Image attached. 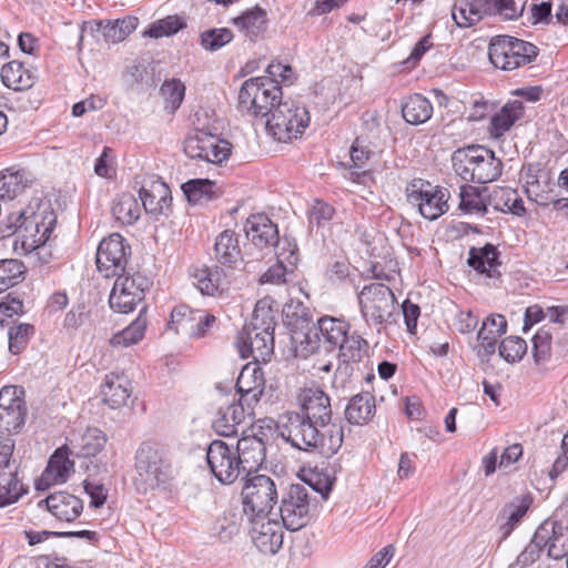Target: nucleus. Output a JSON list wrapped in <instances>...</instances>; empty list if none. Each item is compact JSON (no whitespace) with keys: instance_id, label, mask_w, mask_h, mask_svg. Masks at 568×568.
<instances>
[{"instance_id":"f257e3e1","label":"nucleus","mask_w":568,"mask_h":568,"mask_svg":"<svg viewBox=\"0 0 568 568\" xmlns=\"http://www.w3.org/2000/svg\"><path fill=\"white\" fill-rule=\"evenodd\" d=\"M298 412H290L278 426L281 437L293 447L331 457L343 444V427L332 423L328 395L318 387H304L297 395Z\"/></svg>"},{"instance_id":"f03ea898","label":"nucleus","mask_w":568,"mask_h":568,"mask_svg":"<svg viewBox=\"0 0 568 568\" xmlns=\"http://www.w3.org/2000/svg\"><path fill=\"white\" fill-rule=\"evenodd\" d=\"M57 216L48 203L39 200L27 207L9 213L0 222L3 237L18 234L29 251L43 250L55 226Z\"/></svg>"},{"instance_id":"7ed1b4c3","label":"nucleus","mask_w":568,"mask_h":568,"mask_svg":"<svg viewBox=\"0 0 568 568\" xmlns=\"http://www.w3.org/2000/svg\"><path fill=\"white\" fill-rule=\"evenodd\" d=\"M333 483L328 478L316 477L305 484H292L283 495L280 505V515L283 526L291 531L300 530L312 519V510L317 506L315 494L323 500L327 499Z\"/></svg>"},{"instance_id":"20e7f679","label":"nucleus","mask_w":568,"mask_h":568,"mask_svg":"<svg viewBox=\"0 0 568 568\" xmlns=\"http://www.w3.org/2000/svg\"><path fill=\"white\" fill-rule=\"evenodd\" d=\"M274 313L268 298L260 300L251 322L239 333L236 345L241 357L267 362L274 349Z\"/></svg>"},{"instance_id":"39448f33","label":"nucleus","mask_w":568,"mask_h":568,"mask_svg":"<svg viewBox=\"0 0 568 568\" xmlns=\"http://www.w3.org/2000/svg\"><path fill=\"white\" fill-rule=\"evenodd\" d=\"M455 173L466 182L489 183L497 180L503 171V162L495 153L481 145L458 149L452 156Z\"/></svg>"},{"instance_id":"423d86ee","label":"nucleus","mask_w":568,"mask_h":568,"mask_svg":"<svg viewBox=\"0 0 568 568\" xmlns=\"http://www.w3.org/2000/svg\"><path fill=\"white\" fill-rule=\"evenodd\" d=\"M135 471V484L144 491L166 486L174 477L168 453L153 443H143L136 450Z\"/></svg>"},{"instance_id":"0eeeda50","label":"nucleus","mask_w":568,"mask_h":568,"mask_svg":"<svg viewBox=\"0 0 568 568\" xmlns=\"http://www.w3.org/2000/svg\"><path fill=\"white\" fill-rule=\"evenodd\" d=\"M362 317L378 331L395 321L397 302L393 291L385 284L371 283L357 294Z\"/></svg>"},{"instance_id":"6e6552de","label":"nucleus","mask_w":568,"mask_h":568,"mask_svg":"<svg viewBox=\"0 0 568 568\" xmlns=\"http://www.w3.org/2000/svg\"><path fill=\"white\" fill-rule=\"evenodd\" d=\"M282 98V89L272 78L256 77L244 81L239 93V108L254 116L272 115Z\"/></svg>"},{"instance_id":"1a4fd4ad","label":"nucleus","mask_w":568,"mask_h":568,"mask_svg":"<svg viewBox=\"0 0 568 568\" xmlns=\"http://www.w3.org/2000/svg\"><path fill=\"white\" fill-rule=\"evenodd\" d=\"M310 123L307 109L294 100L278 101L266 121L270 133L280 142L302 135Z\"/></svg>"},{"instance_id":"9d476101","label":"nucleus","mask_w":568,"mask_h":568,"mask_svg":"<svg viewBox=\"0 0 568 568\" xmlns=\"http://www.w3.org/2000/svg\"><path fill=\"white\" fill-rule=\"evenodd\" d=\"M243 518H262L271 515L277 504L275 481L266 475H248L242 488Z\"/></svg>"},{"instance_id":"9b49d317","label":"nucleus","mask_w":568,"mask_h":568,"mask_svg":"<svg viewBox=\"0 0 568 568\" xmlns=\"http://www.w3.org/2000/svg\"><path fill=\"white\" fill-rule=\"evenodd\" d=\"M488 55L496 68L511 71L530 63L537 57V48L530 42L510 36H500L491 40Z\"/></svg>"},{"instance_id":"f8f14e48","label":"nucleus","mask_w":568,"mask_h":568,"mask_svg":"<svg viewBox=\"0 0 568 568\" xmlns=\"http://www.w3.org/2000/svg\"><path fill=\"white\" fill-rule=\"evenodd\" d=\"M151 286L152 280L140 272L120 274L110 293L109 305L118 313L128 314L144 300L145 292Z\"/></svg>"},{"instance_id":"ddd939ff","label":"nucleus","mask_w":568,"mask_h":568,"mask_svg":"<svg viewBox=\"0 0 568 568\" xmlns=\"http://www.w3.org/2000/svg\"><path fill=\"white\" fill-rule=\"evenodd\" d=\"M448 191L422 179L413 180L406 187L407 202L416 206L423 217L437 220L448 211Z\"/></svg>"},{"instance_id":"4468645a","label":"nucleus","mask_w":568,"mask_h":568,"mask_svg":"<svg viewBox=\"0 0 568 568\" xmlns=\"http://www.w3.org/2000/svg\"><path fill=\"white\" fill-rule=\"evenodd\" d=\"M216 325V317L203 310L178 305L171 312L169 328L190 338H202Z\"/></svg>"},{"instance_id":"2eb2a0df","label":"nucleus","mask_w":568,"mask_h":568,"mask_svg":"<svg viewBox=\"0 0 568 568\" xmlns=\"http://www.w3.org/2000/svg\"><path fill=\"white\" fill-rule=\"evenodd\" d=\"M184 152L191 159L220 164L231 154V144L216 134L195 130L184 141Z\"/></svg>"},{"instance_id":"dca6fc26","label":"nucleus","mask_w":568,"mask_h":568,"mask_svg":"<svg viewBox=\"0 0 568 568\" xmlns=\"http://www.w3.org/2000/svg\"><path fill=\"white\" fill-rule=\"evenodd\" d=\"M237 454L233 446L223 440H213L209 445L206 452L207 465L215 478L222 484H233L239 476L246 475V471L242 470V463L236 457Z\"/></svg>"},{"instance_id":"f3484780","label":"nucleus","mask_w":568,"mask_h":568,"mask_svg":"<svg viewBox=\"0 0 568 568\" xmlns=\"http://www.w3.org/2000/svg\"><path fill=\"white\" fill-rule=\"evenodd\" d=\"M26 415L24 389L19 386L3 387L0 390V436L19 433Z\"/></svg>"},{"instance_id":"a211bd4d","label":"nucleus","mask_w":568,"mask_h":568,"mask_svg":"<svg viewBox=\"0 0 568 568\" xmlns=\"http://www.w3.org/2000/svg\"><path fill=\"white\" fill-rule=\"evenodd\" d=\"M14 442L6 438L0 443V507L16 503L24 491L18 479V465L11 458Z\"/></svg>"},{"instance_id":"6ab92c4d","label":"nucleus","mask_w":568,"mask_h":568,"mask_svg":"<svg viewBox=\"0 0 568 568\" xmlns=\"http://www.w3.org/2000/svg\"><path fill=\"white\" fill-rule=\"evenodd\" d=\"M130 246L118 233L103 239L97 251V266L105 277L118 276L124 272Z\"/></svg>"},{"instance_id":"aec40b11","label":"nucleus","mask_w":568,"mask_h":568,"mask_svg":"<svg viewBox=\"0 0 568 568\" xmlns=\"http://www.w3.org/2000/svg\"><path fill=\"white\" fill-rule=\"evenodd\" d=\"M266 437L267 433L261 425L252 424L250 428L242 429V437L234 449L239 453L236 457L241 460L242 470L246 471V476L257 470L265 460Z\"/></svg>"},{"instance_id":"412c9836","label":"nucleus","mask_w":568,"mask_h":568,"mask_svg":"<svg viewBox=\"0 0 568 568\" xmlns=\"http://www.w3.org/2000/svg\"><path fill=\"white\" fill-rule=\"evenodd\" d=\"M271 515L262 518H244L248 534L254 545L264 554H276L283 545V523L271 518Z\"/></svg>"},{"instance_id":"4be33fe9","label":"nucleus","mask_w":568,"mask_h":568,"mask_svg":"<svg viewBox=\"0 0 568 568\" xmlns=\"http://www.w3.org/2000/svg\"><path fill=\"white\" fill-rule=\"evenodd\" d=\"M244 231L247 239L258 248L274 247L282 251L283 247L292 248L287 240L281 242L278 239L277 226L264 214L252 215L247 219Z\"/></svg>"},{"instance_id":"5701e85b","label":"nucleus","mask_w":568,"mask_h":568,"mask_svg":"<svg viewBox=\"0 0 568 568\" xmlns=\"http://www.w3.org/2000/svg\"><path fill=\"white\" fill-rule=\"evenodd\" d=\"M537 530V540L547 547V554L555 560L564 559L568 552V523L552 518L541 523Z\"/></svg>"},{"instance_id":"b1692460","label":"nucleus","mask_w":568,"mask_h":568,"mask_svg":"<svg viewBox=\"0 0 568 568\" xmlns=\"http://www.w3.org/2000/svg\"><path fill=\"white\" fill-rule=\"evenodd\" d=\"M236 388L241 395L239 403L252 408L260 402L265 389V378L257 362L244 365L237 377Z\"/></svg>"},{"instance_id":"393cba45","label":"nucleus","mask_w":568,"mask_h":568,"mask_svg":"<svg viewBox=\"0 0 568 568\" xmlns=\"http://www.w3.org/2000/svg\"><path fill=\"white\" fill-rule=\"evenodd\" d=\"M194 285L203 295L214 296L226 290L230 284V272L219 265L193 266L190 271Z\"/></svg>"},{"instance_id":"a878e982","label":"nucleus","mask_w":568,"mask_h":568,"mask_svg":"<svg viewBox=\"0 0 568 568\" xmlns=\"http://www.w3.org/2000/svg\"><path fill=\"white\" fill-rule=\"evenodd\" d=\"M139 195L145 212L154 217L166 214L172 201L171 191L166 183L160 179L144 183Z\"/></svg>"},{"instance_id":"bb28decb","label":"nucleus","mask_w":568,"mask_h":568,"mask_svg":"<svg viewBox=\"0 0 568 568\" xmlns=\"http://www.w3.org/2000/svg\"><path fill=\"white\" fill-rule=\"evenodd\" d=\"M74 463L70 460L67 447L58 448L50 457L41 477L37 481V488L44 490L52 485L63 484L73 471Z\"/></svg>"},{"instance_id":"cd10ccee","label":"nucleus","mask_w":568,"mask_h":568,"mask_svg":"<svg viewBox=\"0 0 568 568\" xmlns=\"http://www.w3.org/2000/svg\"><path fill=\"white\" fill-rule=\"evenodd\" d=\"M251 414V412L246 414L243 403H233L219 409L212 427L220 436H236L245 429L243 424Z\"/></svg>"},{"instance_id":"c85d7f7f","label":"nucleus","mask_w":568,"mask_h":568,"mask_svg":"<svg viewBox=\"0 0 568 568\" xmlns=\"http://www.w3.org/2000/svg\"><path fill=\"white\" fill-rule=\"evenodd\" d=\"M507 321L500 314L490 315L485 318L478 332L477 354L483 359H488L496 351V345L501 335L506 333Z\"/></svg>"},{"instance_id":"c756f323","label":"nucleus","mask_w":568,"mask_h":568,"mask_svg":"<svg viewBox=\"0 0 568 568\" xmlns=\"http://www.w3.org/2000/svg\"><path fill=\"white\" fill-rule=\"evenodd\" d=\"M41 507L45 505L48 510L59 520L73 521L82 510L83 503L80 498L65 491H58L38 503Z\"/></svg>"},{"instance_id":"7c9ffc66","label":"nucleus","mask_w":568,"mask_h":568,"mask_svg":"<svg viewBox=\"0 0 568 568\" xmlns=\"http://www.w3.org/2000/svg\"><path fill=\"white\" fill-rule=\"evenodd\" d=\"M103 403L112 409H118L128 404L132 395V385L123 374L110 373L105 375L101 385Z\"/></svg>"},{"instance_id":"2f4dec72","label":"nucleus","mask_w":568,"mask_h":568,"mask_svg":"<svg viewBox=\"0 0 568 568\" xmlns=\"http://www.w3.org/2000/svg\"><path fill=\"white\" fill-rule=\"evenodd\" d=\"M296 246L292 248L283 247L276 250L277 263L271 266L260 278L262 284L281 285L286 283V275L293 272V266L297 262Z\"/></svg>"},{"instance_id":"473e14b6","label":"nucleus","mask_w":568,"mask_h":568,"mask_svg":"<svg viewBox=\"0 0 568 568\" xmlns=\"http://www.w3.org/2000/svg\"><path fill=\"white\" fill-rule=\"evenodd\" d=\"M498 255L497 248L488 243L480 248L471 247L468 253L467 263L475 271L486 274L488 277H496L500 274L498 271L500 266Z\"/></svg>"},{"instance_id":"72a5a7b5","label":"nucleus","mask_w":568,"mask_h":568,"mask_svg":"<svg viewBox=\"0 0 568 568\" xmlns=\"http://www.w3.org/2000/svg\"><path fill=\"white\" fill-rule=\"evenodd\" d=\"M214 256L219 263L227 265L230 268L242 261L239 237L234 231L225 230L216 237Z\"/></svg>"},{"instance_id":"f704fd0d","label":"nucleus","mask_w":568,"mask_h":568,"mask_svg":"<svg viewBox=\"0 0 568 568\" xmlns=\"http://www.w3.org/2000/svg\"><path fill=\"white\" fill-rule=\"evenodd\" d=\"M291 338L298 356L308 357L321 345L322 335L317 324L313 321L291 331Z\"/></svg>"},{"instance_id":"c9c22d12","label":"nucleus","mask_w":568,"mask_h":568,"mask_svg":"<svg viewBox=\"0 0 568 568\" xmlns=\"http://www.w3.org/2000/svg\"><path fill=\"white\" fill-rule=\"evenodd\" d=\"M32 183L30 173L24 169L9 168L0 173V197L12 200Z\"/></svg>"},{"instance_id":"e433bc0d","label":"nucleus","mask_w":568,"mask_h":568,"mask_svg":"<svg viewBox=\"0 0 568 568\" xmlns=\"http://www.w3.org/2000/svg\"><path fill=\"white\" fill-rule=\"evenodd\" d=\"M349 154L352 165L345 176L355 183L367 185L372 181V174L369 170L365 169V165L372 152L363 145L359 139H356L352 144Z\"/></svg>"},{"instance_id":"4c0bfd02","label":"nucleus","mask_w":568,"mask_h":568,"mask_svg":"<svg viewBox=\"0 0 568 568\" xmlns=\"http://www.w3.org/2000/svg\"><path fill=\"white\" fill-rule=\"evenodd\" d=\"M524 114V104L519 100L507 102L490 120V135L498 139Z\"/></svg>"},{"instance_id":"58836bf2","label":"nucleus","mask_w":568,"mask_h":568,"mask_svg":"<svg viewBox=\"0 0 568 568\" xmlns=\"http://www.w3.org/2000/svg\"><path fill=\"white\" fill-rule=\"evenodd\" d=\"M375 413V398L368 393L353 396L345 409V417L351 424L362 425L368 422Z\"/></svg>"},{"instance_id":"ea45409f","label":"nucleus","mask_w":568,"mask_h":568,"mask_svg":"<svg viewBox=\"0 0 568 568\" xmlns=\"http://www.w3.org/2000/svg\"><path fill=\"white\" fill-rule=\"evenodd\" d=\"M182 190L190 203H207L221 195V190L214 181L207 179L190 180L182 185Z\"/></svg>"},{"instance_id":"a19ab883","label":"nucleus","mask_w":568,"mask_h":568,"mask_svg":"<svg viewBox=\"0 0 568 568\" xmlns=\"http://www.w3.org/2000/svg\"><path fill=\"white\" fill-rule=\"evenodd\" d=\"M1 80L7 88L22 91L34 84L36 77L32 71L24 69L21 62L11 61L2 67Z\"/></svg>"},{"instance_id":"79ce46f5","label":"nucleus","mask_w":568,"mask_h":568,"mask_svg":"<svg viewBox=\"0 0 568 568\" xmlns=\"http://www.w3.org/2000/svg\"><path fill=\"white\" fill-rule=\"evenodd\" d=\"M530 505L527 497L515 498L511 503L507 504L498 515L500 524L501 538L506 539L516 525L526 515Z\"/></svg>"},{"instance_id":"37998d69","label":"nucleus","mask_w":568,"mask_h":568,"mask_svg":"<svg viewBox=\"0 0 568 568\" xmlns=\"http://www.w3.org/2000/svg\"><path fill=\"white\" fill-rule=\"evenodd\" d=\"M402 113L406 122L417 125L430 119L433 105L430 101L422 94H414L403 104Z\"/></svg>"},{"instance_id":"c03bdc74","label":"nucleus","mask_w":568,"mask_h":568,"mask_svg":"<svg viewBox=\"0 0 568 568\" xmlns=\"http://www.w3.org/2000/svg\"><path fill=\"white\" fill-rule=\"evenodd\" d=\"M316 324L324 342L332 347H337L342 342H345L349 331V324L343 318L323 316L317 320Z\"/></svg>"},{"instance_id":"a18cd8bd","label":"nucleus","mask_w":568,"mask_h":568,"mask_svg":"<svg viewBox=\"0 0 568 568\" xmlns=\"http://www.w3.org/2000/svg\"><path fill=\"white\" fill-rule=\"evenodd\" d=\"M146 325L145 307H143L139 316L129 326L113 335L110 341L111 345L129 347L139 343L144 337Z\"/></svg>"},{"instance_id":"49530a36","label":"nucleus","mask_w":568,"mask_h":568,"mask_svg":"<svg viewBox=\"0 0 568 568\" xmlns=\"http://www.w3.org/2000/svg\"><path fill=\"white\" fill-rule=\"evenodd\" d=\"M112 214L116 221L124 225L133 224L141 214L140 204L131 193H122L112 205Z\"/></svg>"},{"instance_id":"de8ad7c7","label":"nucleus","mask_w":568,"mask_h":568,"mask_svg":"<svg viewBox=\"0 0 568 568\" xmlns=\"http://www.w3.org/2000/svg\"><path fill=\"white\" fill-rule=\"evenodd\" d=\"M27 267L18 258L0 260V294L24 280Z\"/></svg>"},{"instance_id":"09e8293b","label":"nucleus","mask_w":568,"mask_h":568,"mask_svg":"<svg viewBox=\"0 0 568 568\" xmlns=\"http://www.w3.org/2000/svg\"><path fill=\"white\" fill-rule=\"evenodd\" d=\"M233 23L247 37L252 38L257 36L264 29L266 23V12L256 7L234 18Z\"/></svg>"},{"instance_id":"8fccbe9b","label":"nucleus","mask_w":568,"mask_h":568,"mask_svg":"<svg viewBox=\"0 0 568 568\" xmlns=\"http://www.w3.org/2000/svg\"><path fill=\"white\" fill-rule=\"evenodd\" d=\"M337 348L339 349V357L342 361L349 363H358L364 356H367V342L358 334H347L345 342H342Z\"/></svg>"},{"instance_id":"3c124183","label":"nucleus","mask_w":568,"mask_h":568,"mask_svg":"<svg viewBox=\"0 0 568 568\" xmlns=\"http://www.w3.org/2000/svg\"><path fill=\"white\" fill-rule=\"evenodd\" d=\"M282 312L285 323L291 331L302 325H308V323L313 322V317L311 316L307 307L298 300H290L284 304Z\"/></svg>"},{"instance_id":"603ef678","label":"nucleus","mask_w":568,"mask_h":568,"mask_svg":"<svg viewBox=\"0 0 568 568\" xmlns=\"http://www.w3.org/2000/svg\"><path fill=\"white\" fill-rule=\"evenodd\" d=\"M160 94L165 109L173 113L180 108L184 99L185 87L179 79L165 80L160 88Z\"/></svg>"},{"instance_id":"864d4df0","label":"nucleus","mask_w":568,"mask_h":568,"mask_svg":"<svg viewBox=\"0 0 568 568\" xmlns=\"http://www.w3.org/2000/svg\"><path fill=\"white\" fill-rule=\"evenodd\" d=\"M106 443L105 435L99 428H88L80 437L78 446L82 456H94Z\"/></svg>"},{"instance_id":"5fc2aeb1","label":"nucleus","mask_w":568,"mask_h":568,"mask_svg":"<svg viewBox=\"0 0 568 568\" xmlns=\"http://www.w3.org/2000/svg\"><path fill=\"white\" fill-rule=\"evenodd\" d=\"M459 197V209L462 211L476 214H484L487 212L486 204L484 203L478 190L475 186H460Z\"/></svg>"},{"instance_id":"6e6d98bb","label":"nucleus","mask_w":568,"mask_h":568,"mask_svg":"<svg viewBox=\"0 0 568 568\" xmlns=\"http://www.w3.org/2000/svg\"><path fill=\"white\" fill-rule=\"evenodd\" d=\"M233 32L227 28L210 29L201 34V44L206 51H217L233 39Z\"/></svg>"},{"instance_id":"4d7b16f0","label":"nucleus","mask_w":568,"mask_h":568,"mask_svg":"<svg viewBox=\"0 0 568 568\" xmlns=\"http://www.w3.org/2000/svg\"><path fill=\"white\" fill-rule=\"evenodd\" d=\"M499 355L508 363H515L525 355L527 351L526 342L520 337L509 336L501 341L499 345Z\"/></svg>"},{"instance_id":"13d9d810","label":"nucleus","mask_w":568,"mask_h":568,"mask_svg":"<svg viewBox=\"0 0 568 568\" xmlns=\"http://www.w3.org/2000/svg\"><path fill=\"white\" fill-rule=\"evenodd\" d=\"M33 333L34 327L30 324L11 326L8 332L9 351L12 354H19L27 346V343Z\"/></svg>"},{"instance_id":"bf43d9fd","label":"nucleus","mask_w":568,"mask_h":568,"mask_svg":"<svg viewBox=\"0 0 568 568\" xmlns=\"http://www.w3.org/2000/svg\"><path fill=\"white\" fill-rule=\"evenodd\" d=\"M551 354V335L548 331L540 329L532 337V355L536 364H544Z\"/></svg>"},{"instance_id":"052dcab7","label":"nucleus","mask_w":568,"mask_h":568,"mask_svg":"<svg viewBox=\"0 0 568 568\" xmlns=\"http://www.w3.org/2000/svg\"><path fill=\"white\" fill-rule=\"evenodd\" d=\"M544 549L542 542L537 540V530L535 531L530 544L518 555L516 561L509 568H525L535 562Z\"/></svg>"},{"instance_id":"680f3d73","label":"nucleus","mask_w":568,"mask_h":568,"mask_svg":"<svg viewBox=\"0 0 568 568\" xmlns=\"http://www.w3.org/2000/svg\"><path fill=\"white\" fill-rule=\"evenodd\" d=\"M355 366L353 363L342 361L332 379V386L335 389H346L352 386Z\"/></svg>"},{"instance_id":"e2e57ef3","label":"nucleus","mask_w":568,"mask_h":568,"mask_svg":"<svg viewBox=\"0 0 568 568\" xmlns=\"http://www.w3.org/2000/svg\"><path fill=\"white\" fill-rule=\"evenodd\" d=\"M182 28V23L175 17H166L152 24L149 30L145 32L151 38H160L164 36H170L178 32Z\"/></svg>"},{"instance_id":"0e129e2a","label":"nucleus","mask_w":568,"mask_h":568,"mask_svg":"<svg viewBox=\"0 0 568 568\" xmlns=\"http://www.w3.org/2000/svg\"><path fill=\"white\" fill-rule=\"evenodd\" d=\"M514 192L511 187H495L489 194L488 204L496 211L508 213Z\"/></svg>"},{"instance_id":"69168bd1","label":"nucleus","mask_w":568,"mask_h":568,"mask_svg":"<svg viewBox=\"0 0 568 568\" xmlns=\"http://www.w3.org/2000/svg\"><path fill=\"white\" fill-rule=\"evenodd\" d=\"M468 0H456L452 8V17L458 28H469L475 23L474 17L468 11Z\"/></svg>"},{"instance_id":"338daca9","label":"nucleus","mask_w":568,"mask_h":568,"mask_svg":"<svg viewBox=\"0 0 568 568\" xmlns=\"http://www.w3.org/2000/svg\"><path fill=\"white\" fill-rule=\"evenodd\" d=\"M240 531V526L235 520V515L224 516L217 523L216 534L221 541H229Z\"/></svg>"},{"instance_id":"774afa93","label":"nucleus","mask_w":568,"mask_h":568,"mask_svg":"<svg viewBox=\"0 0 568 568\" xmlns=\"http://www.w3.org/2000/svg\"><path fill=\"white\" fill-rule=\"evenodd\" d=\"M335 210L329 204L316 201L312 207L311 223H316L317 226H324L328 221L332 220Z\"/></svg>"}]
</instances>
